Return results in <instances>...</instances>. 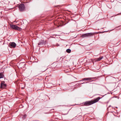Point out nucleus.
<instances>
[{"label": "nucleus", "mask_w": 121, "mask_h": 121, "mask_svg": "<svg viewBox=\"0 0 121 121\" xmlns=\"http://www.w3.org/2000/svg\"><path fill=\"white\" fill-rule=\"evenodd\" d=\"M100 99L101 98L99 97H98L95 99L94 100L86 101L84 103V105L85 106H88L91 105L98 102Z\"/></svg>", "instance_id": "nucleus-1"}, {"label": "nucleus", "mask_w": 121, "mask_h": 121, "mask_svg": "<svg viewBox=\"0 0 121 121\" xmlns=\"http://www.w3.org/2000/svg\"><path fill=\"white\" fill-rule=\"evenodd\" d=\"M10 27L14 29L17 30L19 31H21L22 30V29L18 27L17 26L14 25H10Z\"/></svg>", "instance_id": "nucleus-2"}, {"label": "nucleus", "mask_w": 121, "mask_h": 121, "mask_svg": "<svg viewBox=\"0 0 121 121\" xmlns=\"http://www.w3.org/2000/svg\"><path fill=\"white\" fill-rule=\"evenodd\" d=\"M96 77H91V78H85L82 79V80L79 81H85L87 80L89 81L90 82L93 81V80H91L94 79L96 78Z\"/></svg>", "instance_id": "nucleus-3"}, {"label": "nucleus", "mask_w": 121, "mask_h": 121, "mask_svg": "<svg viewBox=\"0 0 121 121\" xmlns=\"http://www.w3.org/2000/svg\"><path fill=\"white\" fill-rule=\"evenodd\" d=\"M7 86L4 82L2 81L0 84V87L1 88L4 89L6 88Z\"/></svg>", "instance_id": "nucleus-4"}, {"label": "nucleus", "mask_w": 121, "mask_h": 121, "mask_svg": "<svg viewBox=\"0 0 121 121\" xmlns=\"http://www.w3.org/2000/svg\"><path fill=\"white\" fill-rule=\"evenodd\" d=\"M19 8L20 11H23L25 9L24 4H20L19 6Z\"/></svg>", "instance_id": "nucleus-5"}, {"label": "nucleus", "mask_w": 121, "mask_h": 121, "mask_svg": "<svg viewBox=\"0 0 121 121\" xmlns=\"http://www.w3.org/2000/svg\"><path fill=\"white\" fill-rule=\"evenodd\" d=\"M94 34L92 33H89L85 34L82 36V37H88L89 36L93 35Z\"/></svg>", "instance_id": "nucleus-6"}, {"label": "nucleus", "mask_w": 121, "mask_h": 121, "mask_svg": "<svg viewBox=\"0 0 121 121\" xmlns=\"http://www.w3.org/2000/svg\"><path fill=\"white\" fill-rule=\"evenodd\" d=\"M45 43L46 42L45 41L42 40L39 42V43H38V45L39 46H42L43 44H45Z\"/></svg>", "instance_id": "nucleus-7"}, {"label": "nucleus", "mask_w": 121, "mask_h": 121, "mask_svg": "<svg viewBox=\"0 0 121 121\" xmlns=\"http://www.w3.org/2000/svg\"><path fill=\"white\" fill-rule=\"evenodd\" d=\"M9 44L11 47L13 48H15L16 45V44L14 42H10Z\"/></svg>", "instance_id": "nucleus-8"}, {"label": "nucleus", "mask_w": 121, "mask_h": 121, "mask_svg": "<svg viewBox=\"0 0 121 121\" xmlns=\"http://www.w3.org/2000/svg\"><path fill=\"white\" fill-rule=\"evenodd\" d=\"M25 65L24 63H20L19 65V66L20 68H22L24 67Z\"/></svg>", "instance_id": "nucleus-9"}, {"label": "nucleus", "mask_w": 121, "mask_h": 121, "mask_svg": "<svg viewBox=\"0 0 121 121\" xmlns=\"http://www.w3.org/2000/svg\"><path fill=\"white\" fill-rule=\"evenodd\" d=\"M103 57V56H101L100 57H99L98 58H96V61H100L102 59Z\"/></svg>", "instance_id": "nucleus-10"}, {"label": "nucleus", "mask_w": 121, "mask_h": 121, "mask_svg": "<svg viewBox=\"0 0 121 121\" xmlns=\"http://www.w3.org/2000/svg\"><path fill=\"white\" fill-rule=\"evenodd\" d=\"M4 75L2 73H0V78H3Z\"/></svg>", "instance_id": "nucleus-11"}, {"label": "nucleus", "mask_w": 121, "mask_h": 121, "mask_svg": "<svg viewBox=\"0 0 121 121\" xmlns=\"http://www.w3.org/2000/svg\"><path fill=\"white\" fill-rule=\"evenodd\" d=\"M66 52L68 53H70L71 52V50L69 49H67L66 50Z\"/></svg>", "instance_id": "nucleus-12"}, {"label": "nucleus", "mask_w": 121, "mask_h": 121, "mask_svg": "<svg viewBox=\"0 0 121 121\" xmlns=\"http://www.w3.org/2000/svg\"><path fill=\"white\" fill-rule=\"evenodd\" d=\"M96 60H97L96 58L91 59V60L90 61L91 62V61L93 62V61H96Z\"/></svg>", "instance_id": "nucleus-13"}, {"label": "nucleus", "mask_w": 121, "mask_h": 121, "mask_svg": "<svg viewBox=\"0 0 121 121\" xmlns=\"http://www.w3.org/2000/svg\"><path fill=\"white\" fill-rule=\"evenodd\" d=\"M26 115H24V118H26Z\"/></svg>", "instance_id": "nucleus-14"}, {"label": "nucleus", "mask_w": 121, "mask_h": 121, "mask_svg": "<svg viewBox=\"0 0 121 121\" xmlns=\"http://www.w3.org/2000/svg\"><path fill=\"white\" fill-rule=\"evenodd\" d=\"M85 83L84 82H83V83H81V84H84V83ZM86 83H87V82H86Z\"/></svg>", "instance_id": "nucleus-15"}, {"label": "nucleus", "mask_w": 121, "mask_h": 121, "mask_svg": "<svg viewBox=\"0 0 121 121\" xmlns=\"http://www.w3.org/2000/svg\"><path fill=\"white\" fill-rule=\"evenodd\" d=\"M110 106H109V107H110Z\"/></svg>", "instance_id": "nucleus-16"}, {"label": "nucleus", "mask_w": 121, "mask_h": 121, "mask_svg": "<svg viewBox=\"0 0 121 121\" xmlns=\"http://www.w3.org/2000/svg\"><path fill=\"white\" fill-rule=\"evenodd\" d=\"M77 82V81H76L75 82Z\"/></svg>", "instance_id": "nucleus-17"}]
</instances>
